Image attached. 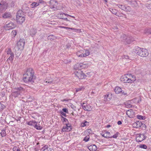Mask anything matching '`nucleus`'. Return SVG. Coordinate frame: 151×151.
Masks as SVG:
<instances>
[{
    "label": "nucleus",
    "instance_id": "63",
    "mask_svg": "<svg viewBox=\"0 0 151 151\" xmlns=\"http://www.w3.org/2000/svg\"><path fill=\"white\" fill-rule=\"evenodd\" d=\"M48 9H47L46 10L42 11V14H45L46 13V12H48Z\"/></svg>",
    "mask_w": 151,
    "mask_h": 151
},
{
    "label": "nucleus",
    "instance_id": "16",
    "mask_svg": "<svg viewBox=\"0 0 151 151\" xmlns=\"http://www.w3.org/2000/svg\"><path fill=\"white\" fill-rule=\"evenodd\" d=\"M104 99L105 101H108L111 99L112 94L110 93L106 94L104 96Z\"/></svg>",
    "mask_w": 151,
    "mask_h": 151
},
{
    "label": "nucleus",
    "instance_id": "7",
    "mask_svg": "<svg viewBox=\"0 0 151 151\" xmlns=\"http://www.w3.org/2000/svg\"><path fill=\"white\" fill-rule=\"evenodd\" d=\"M120 80L124 83H131L132 80L128 78L126 74L122 76L120 78Z\"/></svg>",
    "mask_w": 151,
    "mask_h": 151
},
{
    "label": "nucleus",
    "instance_id": "21",
    "mask_svg": "<svg viewBox=\"0 0 151 151\" xmlns=\"http://www.w3.org/2000/svg\"><path fill=\"white\" fill-rule=\"evenodd\" d=\"M24 12H23L22 10H19L17 13L16 17L19 16V17H25V15L24 14Z\"/></svg>",
    "mask_w": 151,
    "mask_h": 151
},
{
    "label": "nucleus",
    "instance_id": "35",
    "mask_svg": "<svg viewBox=\"0 0 151 151\" xmlns=\"http://www.w3.org/2000/svg\"><path fill=\"white\" fill-rule=\"evenodd\" d=\"M39 5V3L34 2L31 4V7L34 8L38 6Z\"/></svg>",
    "mask_w": 151,
    "mask_h": 151
},
{
    "label": "nucleus",
    "instance_id": "53",
    "mask_svg": "<svg viewBox=\"0 0 151 151\" xmlns=\"http://www.w3.org/2000/svg\"><path fill=\"white\" fill-rule=\"evenodd\" d=\"M48 149V146L47 145H45L42 147V149H41V150H42V151H45L47 149Z\"/></svg>",
    "mask_w": 151,
    "mask_h": 151
},
{
    "label": "nucleus",
    "instance_id": "23",
    "mask_svg": "<svg viewBox=\"0 0 151 151\" xmlns=\"http://www.w3.org/2000/svg\"><path fill=\"white\" fill-rule=\"evenodd\" d=\"M14 89L17 90V91H19L21 93H22V92L25 90V89L24 88L21 86L16 87L14 88Z\"/></svg>",
    "mask_w": 151,
    "mask_h": 151
},
{
    "label": "nucleus",
    "instance_id": "3",
    "mask_svg": "<svg viewBox=\"0 0 151 151\" xmlns=\"http://www.w3.org/2000/svg\"><path fill=\"white\" fill-rule=\"evenodd\" d=\"M120 40L125 44H129L133 40L131 37H127L126 35L122 34L121 36Z\"/></svg>",
    "mask_w": 151,
    "mask_h": 151
},
{
    "label": "nucleus",
    "instance_id": "27",
    "mask_svg": "<svg viewBox=\"0 0 151 151\" xmlns=\"http://www.w3.org/2000/svg\"><path fill=\"white\" fill-rule=\"evenodd\" d=\"M68 128L66 129H65L64 128H63L62 129V131L63 132H66V131H71L72 129V127L71 125L69 124V125H68L67 127Z\"/></svg>",
    "mask_w": 151,
    "mask_h": 151
},
{
    "label": "nucleus",
    "instance_id": "9",
    "mask_svg": "<svg viewBox=\"0 0 151 151\" xmlns=\"http://www.w3.org/2000/svg\"><path fill=\"white\" fill-rule=\"evenodd\" d=\"M16 25L14 23L10 22L8 24L6 23L5 24V29L6 30H8L13 29L15 27Z\"/></svg>",
    "mask_w": 151,
    "mask_h": 151
},
{
    "label": "nucleus",
    "instance_id": "18",
    "mask_svg": "<svg viewBox=\"0 0 151 151\" xmlns=\"http://www.w3.org/2000/svg\"><path fill=\"white\" fill-rule=\"evenodd\" d=\"M88 148L91 151H96L97 150L96 146L95 145H92L89 146Z\"/></svg>",
    "mask_w": 151,
    "mask_h": 151
},
{
    "label": "nucleus",
    "instance_id": "62",
    "mask_svg": "<svg viewBox=\"0 0 151 151\" xmlns=\"http://www.w3.org/2000/svg\"><path fill=\"white\" fill-rule=\"evenodd\" d=\"M65 15L66 16H67V17H71L73 18H75V17L73 16H71V15H69V14H65Z\"/></svg>",
    "mask_w": 151,
    "mask_h": 151
},
{
    "label": "nucleus",
    "instance_id": "59",
    "mask_svg": "<svg viewBox=\"0 0 151 151\" xmlns=\"http://www.w3.org/2000/svg\"><path fill=\"white\" fill-rule=\"evenodd\" d=\"M65 124V126L63 127V128H64L65 130V129H66L68 128V127H68V125H69V124Z\"/></svg>",
    "mask_w": 151,
    "mask_h": 151
},
{
    "label": "nucleus",
    "instance_id": "40",
    "mask_svg": "<svg viewBox=\"0 0 151 151\" xmlns=\"http://www.w3.org/2000/svg\"><path fill=\"white\" fill-rule=\"evenodd\" d=\"M15 1H12L9 4V6H10L11 8L14 7L15 5Z\"/></svg>",
    "mask_w": 151,
    "mask_h": 151
},
{
    "label": "nucleus",
    "instance_id": "47",
    "mask_svg": "<svg viewBox=\"0 0 151 151\" xmlns=\"http://www.w3.org/2000/svg\"><path fill=\"white\" fill-rule=\"evenodd\" d=\"M139 147L141 148L146 149L147 148V146L145 145L144 144L140 145H139Z\"/></svg>",
    "mask_w": 151,
    "mask_h": 151
},
{
    "label": "nucleus",
    "instance_id": "57",
    "mask_svg": "<svg viewBox=\"0 0 151 151\" xmlns=\"http://www.w3.org/2000/svg\"><path fill=\"white\" fill-rule=\"evenodd\" d=\"M60 113L62 115L65 117H66V114L65 113H64V112H63V111H61L60 112Z\"/></svg>",
    "mask_w": 151,
    "mask_h": 151
},
{
    "label": "nucleus",
    "instance_id": "2",
    "mask_svg": "<svg viewBox=\"0 0 151 151\" xmlns=\"http://www.w3.org/2000/svg\"><path fill=\"white\" fill-rule=\"evenodd\" d=\"M135 52L137 55L142 57H146L149 55V53L147 49L141 48L138 47H136Z\"/></svg>",
    "mask_w": 151,
    "mask_h": 151
},
{
    "label": "nucleus",
    "instance_id": "22",
    "mask_svg": "<svg viewBox=\"0 0 151 151\" xmlns=\"http://www.w3.org/2000/svg\"><path fill=\"white\" fill-rule=\"evenodd\" d=\"M126 75L128 76V78L131 79V80L132 81L131 83L135 80V77L134 76L131 74H126Z\"/></svg>",
    "mask_w": 151,
    "mask_h": 151
},
{
    "label": "nucleus",
    "instance_id": "43",
    "mask_svg": "<svg viewBox=\"0 0 151 151\" xmlns=\"http://www.w3.org/2000/svg\"><path fill=\"white\" fill-rule=\"evenodd\" d=\"M62 119L61 120L63 121V122H66V123L65 124H69L68 120L67 119L63 117L62 116Z\"/></svg>",
    "mask_w": 151,
    "mask_h": 151
},
{
    "label": "nucleus",
    "instance_id": "58",
    "mask_svg": "<svg viewBox=\"0 0 151 151\" xmlns=\"http://www.w3.org/2000/svg\"><path fill=\"white\" fill-rule=\"evenodd\" d=\"M70 106L71 107V108H72L73 109L76 110V107L74 105H73V104H72Z\"/></svg>",
    "mask_w": 151,
    "mask_h": 151
},
{
    "label": "nucleus",
    "instance_id": "28",
    "mask_svg": "<svg viewBox=\"0 0 151 151\" xmlns=\"http://www.w3.org/2000/svg\"><path fill=\"white\" fill-rule=\"evenodd\" d=\"M74 68L75 70H80L81 69V63H78L75 64L74 66Z\"/></svg>",
    "mask_w": 151,
    "mask_h": 151
},
{
    "label": "nucleus",
    "instance_id": "29",
    "mask_svg": "<svg viewBox=\"0 0 151 151\" xmlns=\"http://www.w3.org/2000/svg\"><path fill=\"white\" fill-rule=\"evenodd\" d=\"M36 33V31L34 29H31L30 30V31L29 32L30 35H31L32 36H33L35 35Z\"/></svg>",
    "mask_w": 151,
    "mask_h": 151
},
{
    "label": "nucleus",
    "instance_id": "51",
    "mask_svg": "<svg viewBox=\"0 0 151 151\" xmlns=\"http://www.w3.org/2000/svg\"><path fill=\"white\" fill-rule=\"evenodd\" d=\"M118 6L119 8L121 9H122L123 10H124L125 7V6L124 5H123L119 4Z\"/></svg>",
    "mask_w": 151,
    "mask_h": 151
},
{
    "label": "nucleus",
    "instance_id": "54",
    "mask_svg": "<svg viewBox=\"0 0 151 151\" xmlns=\"http://www.w3.org/2000/svg\"><path fill=\"white\" fill-rule=\"evenodd\" d=\"M5 94V92L4 91H2L1 93V95L2 97H4Z\"/></svg>",
    "mask_w": 151,
    "mask_h": 151
},
{
    "label": "nucleus",
    "instance_id": "56",
    "mask_svg": "<svg viewBox=\"0 0 151 151\" xmlns=\"http://www.w3.org/2000/svg\"><path fill=\"white\" fill-rule=\"evenodd\" d=\"M62 111L63 112L65 113H68V109L66 108H63L62 109Z\"/></svg>",
    "mask_w": 151,
    "mask_h": 151
},
{
    "label": "nucleus",
    "instance_id": "39",
    "mask_svg": "<svg viewBox=\"0 0 151 151\" xmlns=\"http://www.w3.org/2000/svg\"><path fill=\"white\" fill-rule=\"evenodd\" d=\"M14 57V55H11L9 57L8 59H7V60L10 61V62H12L13 60V58Z\"/></svg>",
    "mask_w": 151,
    "mask_h": 151
},
{
    "label": "nucleus",
    "instance_id": "50",
    "mask_svg": "<svg viewBox=\"0 0 151 151\" xmlns=\"http://www.w3.org/2000/svg\"><path fill=\"white\" fill-rule=\"evenodd\" d=\"M90 137L89 136H87L84 137L83 140L85 142H87L89 140Z\"/></svg>",
    "mask_w": 151,
    "mask_h": 151
},
{
    "label": "nucleus",
    "instance_id": "60",
    "mask_svg": "<svg viewBox=\"0 0 151 151\" xmlns=\"http://www.w3.org/2000/svg\"><path fill=\"white\" fill-rule=\"evenodd\" d=\"M12 32L13 33V35H14V36H15L17 34V32L15 30H14L12 31Z\"/></svg>",
    "mask_w": 151,
    "mask_h": 151
},
{
    "label": "nucleus",
    "instance_id": "8",
    "mask_svg": "<svg viewBox=\"0 0 151 151\" xmlns=\"http://www.w3.org/2000/svg\"><path fill=\"white\" fill-rule=\"evenodd\" d=\"M81 106L82 108L84 110L87 111H91L92 108V107L90 104H87L86 103H83L81 104Z\"/></svg>",
    "mask_w": 151,
    "mask_h": 151
},
{
    "label": "nucleus",
    "instance_id": "11",
    "mask_svg": "<svg viewBox=\"0 0 151 151\" xmlns=\"http://www.w3.org/2000/svg\"><path fill=\"white\" fill-rule=\"evenodd\" d=\"M25 44L24 40L23 39H20L19 42H17V46L19 49L23 48Z\"/></svg>",
    "mask_w": 151,
    "mask_h": 151
},
{
    "label": "nucleus",
    "instance_id": "19",
    "mask_svg": "<svg viewBox=\"0 0 151 151\" xmlns=\"http://www.w3.org/2000/svg\"><path fill=\"white\" fill-rule=\"evenodd\" d=\"M22 12L25 13L27 12L29 10V8L27 7L26 4H24L22 6Z\"/></svg>",
    "mask_w": 151,
    "mask_h": 151
},
{
    "label": "nucleus",
    "instance_id": "33",
    "mask_svg": "<svg viewBox=\"0 0 151 151\" xmlns=\"http://www.w3.org/2000/svg\"><path fill=\"white\" fill-rule=\"evenodd\" d=\"M6 53L7 55H9L10 56L11 55H14V53L12 52L11 49L10 48H9L6 51Z\"/></svg>",
    "mask_w": 151,
    "mask_h": 151
},
{
    "label": "nucleus",
    "instance_id": "46",
    "mask_svg": "<svg viewBox=\"0 0 151 151\" xmlns=\"http://www.w3.org/2000/svg\"><path fill=\"white\" fill-rule=\"evenodd\" d=\"M119 132H117L113 136H111L110 138H116L119 135Z\"/></svg>",
    "mask_w": 151,
    "mask_h": 151
},
{
    "label": "nucleus",
    "instance_id": "36",
    "mask_svg": "<svg viewBox=\"0 0 151 151\" xmlns=\"http://www.w3.org/2000/svg\"><path fill=\"white\" fill-rule=\"evenodd\" d=\"M65 13H62L61 14H58L57 16L59 18L61 19H63V18H64V17L63 16V15H65Z\"/></svg>",
    "mask_w": 151,
    "mask_h": 151
},
{
    "label": "nucleus",
    "instance_id": "10",
    "mask_svg": "<svg viewBox=\"0 0 151 151\" xmlns=\"http://www.w3.org/2000/svg\"><path fill=\"white\" fill-rule=\"evenodd\" d=\"M114 91L116 94H121L124 95L126 94V93H124V92L123 91L122 89L119 87H116L115 88Z\"/></svg>",
    "mask_w": 151,
    "mask_h": 151
},
{
    "label": "nucleus",
    "instance_id": "49",
    "mask_svg": "<svg viewBox=\"0 0 151 151\" xmlns=\"http://www.w3.org/2000/svg\"><path fill=\"white\" fill-rule=\"evenodd\" d=\"M87 123H88V122L87 121H85L84 122H82L81 124V127L86 126Z\"/></svg>",
    "mask_w": 151,
    "mask_h": 151
},
{
    "label": "nucleus",
    "instance_id": "37",
    "mask_svg": "<svg viewBox=\"0 0 151 151\" xmlns=\"http://www.w3.org/2000/svg\"><path fill=\"white\" fill-rule=\"evenodd\" d=\"M109 10L110 11H111L112 14H113L116 15L117 13L116 10L114 9H113L112 8H109Z\"/></svg>",
    "mask_w": 151,
    "mask_h": 151
},
{
    "label": "nucleus",
    "instance_id": "13",
    "mask_svg": "<svg viewBox=\"0 0 151 151\" xmlns=\"http://www.w3.org/2000/svg\"><path fill=\"white\" fill-rule=\"evenodd\" d=\"M16 19L17 22L19 24H21L24 22L25 19V17H19L18 16L16 17Z\"/></svg>",
    "mask_w": 151,
    "mask_h": 151
},
{
    "label": "nucleus",
    "instance_id": "55",
    "mask_svg": "<svg viewBox=\"0 0 151 151\" xmlns=\"http://www.w3.org/2000/svg\"><path fill=\"white\" fill-rule=\"evenodd\" d=\"M83 89V88H76V92H78L81 91Z\"/></svg>",
    "mask_w": 151,
    "mask_h": 151
},
{
    "label": "nucleus",
    "instance_id": "4",
    "mask_svg": "<svg viewBox=\"0 0 151 151\" xmlns=\"http://www.w3.org/2000/svg\"><path fill=\"white\" fill-rule=\"evenodd\" d=\"M75 75L79 79L85 78L86 75L81 70H78L75 72Z\"/></svg>",
    "mask_w": 151,
    "mask_h": 151
},
{
    "label": "nucleus",
    "instance_id": "48",
    "mask_svg": "<svg viewBox=\"0 0 151 151\" xmlns=\"http://www.w3.org/2000/svg\"><path fill=\"white\" fill-rule=\"evenodd\" d=\"M89 53L90 52L88 50H86L85 51V53L83 54L84 55V56L85 57L88 55L89 54Z\"/></svg>",
    "mask_w": 151,
    "mask_h": 151
},
{
    "label": "nucleus",
    "instance_id": "14",
    "mask_svg": "<svg viewBox=\"0 0 151 151\" xmlns=\"http://www.w3.org/2000/svg\"><path fill=\"white\" fill-rule=\"evenodd\" d=\"M133 125L134 127L139 128L141 127L143 124L140 121H139L134 123Z\"/></svg>",
    "mask_w": 151,
    "mask_h": 151
},
{
    "label": "nucleus",
    "instance_id": "32",
    "mask_svg": "<svg viewBox=\"0 0 151 151\" xmlns=\"http://www.w3.org/2000/svg\"><path fill=\"white\" fill-rule=\"evenodd\" d=\"M61 27L62 28H64L66 29H71L72 30L74 29V30H75V31L76 32H79V31H80V30H81L80 29H75L73 28H69V27H63V26H62Z\"/></svg>",
    "mask_w": 151,
    "mask_h": 151
},
{
    "label": "nucleus",
    "instance_id": "41",
    "mask_svg": "<svg viewBox=\"0 0 151 151\" xmlns=\"http://www.w3.org/2000/svg\"><path fill=\"white\" fill-rule=\"evenodd\" d=\"M5 108V106L0 102V111L3 110V109Z\"/></svg>",
    "mask_w": 151,
    "mask_h": 151
},
{
    "label": "nucleus",
    "instance_id": "38",
    "mask_svg": "<svg viewBox=\"0 0 151 151\" xmlns=\"http://www.w3.org/2000/svg\"><path fill=\"white\" fill-rule=\"evenodd\" d=\"M137 119H143L144 120L145 119V116H142L141 115H137Z\"/></svg>",
    "mask_w": 151,
    "mask_h": 151
},
{
    "label": "nucleus",
    "instance_id": "26",
    "mask_svg": "<svg viewBox=\"0 0 151 151\" xmlns=\"http://www.w3.org/2000/svg\"><path fill=\"white\" fill-rule=\"evenodd\" d=\"M37 122H36L35 120H33L29 122H27V124L28 125L30 126H32L34 127L35 125Z\"/></svg>",
    "mask_w": 151,
    "mask_h": 151
},
{
    "label": "nucleus",
    "instance_id": "12",
    "mask_svg": "<svg viewBox=\"0 0 151 151\" xmlns=\"http://www.w3.org/2000/svg\"><path fill=\"white\" fill-rule=\"evenodd\" d=\"M101 134L102 136L105 138H110L111 136L110 133L106 130L104 131Z\"/></svg>",
    "mask_w": 151,
    "mask_h": 151
},
{
    "label": "nucleus",
    "instance_id": "42",
    "mask_svg": "<svg viewBox=\"0 0 151 151\" xmlns=\"http://www.w3.org/2000/svg\"><path fill=\"white\" fill-rule=\"evenodd\" d=\"M87 67V65L85 64L81 63V69L82 68H85Z\"/></svg>",
    "mask_w": 151,
    "mask_h": 151
},
{
    "label": "nucleus",
    "instance_id": "52",
    "mask_svg": "<svg viewBox=\"0 0 151 151\" xmlns=\"http://www.w3.org/2000/svg\"><path fill=\"white\" fill-rule=\"evenodd\" d=\"M13 150L14 151H21L19 148L17 147H14Z\"/></svg>",
    "mask_w": 151,
    "mask_h": 151
},
{
    "label": "nucleus",
    "instance_id": "20",
    "mask_svg": "<svg viewBox=\"0 0 151 151\" xmlns=\"http://www.w3.org/2000/svg\"><path fill=\"white\" fill-rule=\"evenodd\" d=\"M53 81V80L50 78V76H48L45 80L44 83L45 84L47 83L51 84Z\"/></svg>",
    "mask_w": 151,
    "mask_h": 151
},
{
    "label": "nucleus",
    "instance_id": "17",
    "mask_svg": "<svg viewBox=\"0 0 151 151\" xmlns=\"http://www.w3.org/2000/svg\"><path fill=\"white\" fill-rule=\"evenodd\" d=\"M126 114L129 117L132 118L134 115V112L132 110L130 109L127 111Z\"/></svg>",
    "mask_w": 151,
    "mask_h": 151
},
{
    "label": "nucleus",
    "instance_id": "6",
    "mask_svg": "<svg viewBox=\"0 0 151 151\" xmlns=\"http://www.w3.org/2000/svg\"><path fill=\"white\" fill-rule=\"evenodd\" d=\"M146 138V137L144 134H137L136 136V141L141 142Z\"/></svg>",
    "mask_w": 151,
    "mask_h": 151
},
{
    "label": "nucleus",
    "instance_id": "30",
    "mask_svg": "<svg viewBox=\"0 0 151 151\" xmlns=\"http://www.w3.org/2000/svg\"><path fill=\"white\" fill-rule=\"evenodd\" d=\"M34 127L37 129L38 130H40L42 129V126H40V124H38V122H37L36 124Z\"/></svg>",
    "mask_w": 151,
    "mask_h": 151
},
{
    "label": "nucleus",
    "instance_id": "15",
    "mask_svg": "<svg viewBox=\"0 0 151 151\" xmlns=\"http://www.w3.org/2000/svg\"><path fill=\"white\" fill-rule=\"evenodd\" d=\"M49 4L51 6V9L55 8L58 4L57 1L55 0H50L49 2Z\"/></svg>",
    "mask_w": 151,
    "mask_h": 151
},
{
    "label": "nucleus",
    "instance_id": "44",
    "mask_svg": "<svg viewBox=\"0 0 151 151\" xmlns=\"http://www.w3.org/2000/svg\"><path fill=\"white\" fill-rule=\"evenodd\" d=\"M124 11L126 12H130L131 11V8L129 6L125 7Z\"/></svg>",
    "mask_w": 151,
    "mask_h": 151
},
{
    "label": "nucleus",
    "instance_id": "25",
    "mask_svg": "<svg viewBox=\"0 0 151 151\" xmlns=\"http://www.w3.org/2000/svg\"><path fill=\"white\" fill-rule=\"evenodd\" d=\"M21 93L18 91H15L12 93V95L15 97H18V96L21 95Z\"/></svg>",
    "mask_w": 151,
    "mask_h": 151
},
{
    "label": "nucleus",
    "instance_id": "45",
    "mask_svg": "<svg viewBox=\"0 0 151 151\" xmlns=\"http://www.w3.org/2000/svg\"><path fill=\"white\" fill-rule=\"evenodd\" d=\"M55 37L53 35H50L48 36V39L52 41L54 40V38Z\"/></svg>",
    "mask_w": 151,
    "mask_h": 151
},
{
    "label": "nucleus",
    "instance_id": "31",
    "mask_svg": "<svg viewBox=\"0 0 151 151\" xmlns=\"http://www.w3.org/2000/svg\"><path fill=\"white\" fill-rule=\"evenodd\" d=\"M144 32L147 35L151 34V28H148L145 29Z\"/></svg>",
    "mask_w": 151,
    "mask_h": 151
},
{
    "label": "nucleus",
    "instance_id": "1",
    "mask_svg": "<svg viewBox=\"0 0 151 151\" xmlns=\"http://www.w3.org/2000/svg\"><path fill=\"white\" fill-rule=\"evenodd\" d=\"M34 71L31 68H27L25 73L24 74L23 80L25 83H32L36 79L34 75Z\"/></svg>",
    "mask_w": 151,
    "mask_h": 151
},
{
    "label": "nucleus",
    "instance_id": "64",
    "mask_svg": "<svg viewBox=\"0 0 151 151\" xmlns=\"http://www.w3.org/2000/svg\"><path fill=\"white\" fill-rule=\"evenodd\" d=\"M78 56L79 57H85L84 56V55L83 54H81L79 55Z\"/></svg>",
    "mask_w": 151,
    "mask_h": 151
},
{
    "label": "nucleus",
    "instance_id": "24",
    "mask_svg": "<svg viewBox=\"0 0 151 151\" xmlns=\"http://www.w3.org/2000/svg\"><path fill=\"white\" fill-rule=\"evenodd\" d=\"M11 15L9 12H5L3 14V17L4 18H7L11 17Z\"/></svg>",
    "mask_w": 151,
    "mask_h": 151
},
{
    "label": "nucleus",
    "instance_id": "34",
    "mask_svg": "<svg viewBox=\"0 0 151 151\" xmlns=\"http://www.w3.org/2000/svg\"><path fill=\"white\" fill-rule=\"evenodd\" d=\"M1 136L2 137H5L6 135L5 129L1 130V132L0 133Z\"/></svg>",
    "mask_w": 151,
    "mask_h": 151
},
{
    "label": "nucleus",
    "instance_id": "61",
    "mask_svg": "<svg viewBox=\"0 0 151 151\" xmlns=\"http://www.w3.org/2000/svg\"><path fill=\"white\" fill-rule=\"evenodd\" d=\"M46 8V7L45 6H44L43 8L42 9H41V11H43L46 10L47 9H48V8Z\"/></svg>",
    "mask_w": 151,
    "mask_h": 151
},
{
    "label": "nucleus",
    "instance_id": "5",
    "mask_svg": "<svg viewBox=\"0 0 151 151\" xmlns=\"http://www.w3.org/2000/svg\"><path fill=\"white\" fill-rule=\"evenodd\" d=\"M8 6V4L5 1H1L0 3V12L5 11Z\"/></svg>",
    "mask_w": 151,
    "mask_h": 151
}]
</instances>
